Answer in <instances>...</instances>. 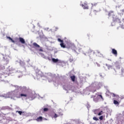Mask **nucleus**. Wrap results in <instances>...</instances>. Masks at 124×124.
Here are the masks:
<instances>
[{
	"label": "nucleus",
	"instance_id": "obj_1",
	"mask_svg": "<svg viewBox=\"0 0 124 124\" xmlns=\"http://www.w3.org/2000/svg\"><path fill=\"white\" fill-rule=\"evenodd\" d=\"M7 39H9V40H11L13 43H15V42H17L18 40H19V42L20 43L22 44H25L26 43V41H25V39L22 37H19L18 39V38H16L15 41L14 40L12 39V38L10 37L7 36Z\"/></svg>",
	"mask_w": 124,
	"mask_h": 124
},
{
	"label": "nucleus",
	"instance_id": "obj_2",
	"mask_svg": "<svg viewBox=\"0 0 124 124\" xmlns=\"http://www.w3.org/2000/svg\"><path fill=\"white\" fill-rule=\"evenodd\" d=\"M108 15L109 17H111V16H112L113 19V21H114V22H116L118 21V20H119V18H116V15H115V13L113 11H110V12H109Z\"/></svg>",
	"mask_w": 124,
	"mask_h": 124
},
{
	"label": "nucleus",
	"instance_id": "obj_3",
	"mask_svg": "<svg viewBox=\"0 0 124 124\" xmlns=\"http://www.w3.org/2000/svg\"><path fill=\"white\" fill-rule=\"evenodd\" d=\"M92 97L93 98L94 101H98V100L100 99V98L102 99V100H104L103 97L101 95L99 94L97 95L96 98L95 96H93Z\"/></svg>",
	"mask_w": 124,
	"mask_h": 124
},
{
	"label": "nucleus",
	"instance_id": "obj_4",
	"mask_svg": "<svg viewBox=\"0 0 124 124\" xmlns=\"http://www.w3.org/2000/svg\"><path fill=\"white\" fill-rule=\"evenodd\" d=\"M14 97H16V98H20L21 97V93L19 92H15L14 93V97L12 96V98H14Z\"/></svg>",
	"mask_w": 124,
	"mask_h": 124
},
{
	"label": "nucleus",
	"instance_id": "obj_5",
	"mask_svg": "<svg viewBox=\"0 0 124 124\" xmlns=\"http://www.w3.org/2000/svg\"><path fill=\"white\" fill-rule=\"evenodd\" d=\"M37 77H43V73L40 70H37L36 72Z\"/></svg>",
	"mask_w": 124,
	"mask_h": 124
},
{
	"label": "nucleus",
	"instance_id": "obj_6",
	"mask_svg": "<svg viewBox=\"0 0 124 124\" xmlns=\"http://www.w3.org/2000/svg\"><path fill=\"white\" fill-rule=\"evenodd\" d=\"M58 41L61 43L60 44V46L62 47V48H65V45H64V43H63V40L58 38Z\"/></svg>",
	"mask_w": 124,
	"mask_h": 124
},
{
	"label": "nucleus",
	"instance_id": "obj_7",
	"mask_svg": "<svg viewBox=\"0 0 124 124\" xmlns=\"http://www.w3.org/2000/svg\"><path fill=\"white\" fill-rule=\"evenodd\" d=\"M111 53L112 54L114 55L115 57H117V56H118V52L117 51V50L115 49L114 48L111 49Z\"/></svg>",
	"mask_w": 124,
	"mask_h": 124
},
{
	"label": "nucleus",
	"instance_id": "obj_8",
	"mask_svg": "<svg viewBox=\"0 0 124 124\" xmlns=\"http://www.w3.org/2000/svg\"><path fill=\"white\" fill-rule=\"evenodd\" d=\"M36 121H37V122H42V121H43V117H42V116L37 117L36 119Z\"/></svg>",
	"mask_w": 124,
	"mask_h": 124
},
{
	"label": "nucleus",
	"instance_id": "obj_9",
	"mask_svg": "<svg viewBox=\"0 0 124 124\" xmlns=\"http://www.w3.org/2000/svg\"><path fill=\"white\" fill-rule=\"evenodd\" d=\"M124 9H123L120 10L119 12H118V14L120 16H123V15H124Z\"/></svg>",
	"mask_w": 124,
	"mask_h": 124
},
{
	"label": "nucleus",
	"instance_id": "obj_10",
	"mask_svg": "<svg viewBox=\"0 0 124 124\" xmlns=\"http://www.w3.org/2000/svg\"><path fill=\"white\" fill-rule=\"evenodd\" d=\"M33 46L34 47V48H40V46L37 44L36 43H33Z\"/></svg>",
	"mask_w": 124,
	"mask_h": 124
},
{
	"label": "nucleus",
	"instance_id": "obj_11",
	"mask_svg": "<svg viewBox=\"0 0 124 124\" xmlns=\"http://www.w3.org/2000/svg\"><path fill=\"white\" fill-rule=\"evenodd\" d=\"M82 7H83L84 9H88L89 6H88V4H87V3H85L82 4Z\"/></svg>",
	"mask_w": 124,
	"mask_h": 124
},
{
	"label": "nucleus",
	"instance_id": "obj_12",
	"mask_svg": "<svg viewBox=\"0 0 124 124\" xmlns=\"http://www.w3.org/2000/svg\"><path fill=\"white\" fill-rule=\"evenodd\" d=\"M106 66H107L108 69H113V66L111 65H108V64H106Z\"/></svg>",
	"mask_w": 124,
	"mask_h": 124
},
{
	"label": "nucleus",
	"instance_id": "obj_13",
	"mask_svg": "<svg viewBox=\"0 0 124 124\" xmlns=\"http://www.w3.org/2000/svg\"><path fill=\"white\" fill-rule=\"evenodd\" d=\"M52 61L53 62H55V63L59 62V59H58L52 58Z\"/></svg>",
	"mask_w": 124,
	"mask_h": 124
},
{
	"label": "nucleus",
	"instance_id": "obj_14",
	"mask_svg": "<svg viewBox=\"0 0 124 124\" xmlns=\"http://www.w3.org/2000/svg\"><path fill=\"white\" fill-rule=\"evenodd\" d=\"M70 78L73 82H75V76H71Z\"/></svg>",
	"mask_w": 124,
	"mask_h": 124
},
{
	"label": "nucleus",
	"instance_id": "obj_15",
	"mask_svg": "<svg viewBox=\"0 0 124 124\" xmlns=\"http://www.w3.org/2000/svg\"><path fill=\"white\" fill-rule=\"evenodd\" d=\"M94 113L95 115H98V113H99V109L95 110Z\"/></svg>",
	"mask_w": 124,
	"mask_h": 124
},
{
	"label": "nucleus",
	"instance_id": "obj_16",
	"mask_svg": "<svg viewBox=\"0 0 124 124\" xmlns=\"http://www.w3.org/2000/svg\"><path fill=\"white\" fill-rule=\"evenodd\" d=\"M22 96H24V97H27V96H28V95L27 94L21 93L20 97H22Z\"/></svg>",
	"mask_w": 124,
	"mask_h": 124
},
{
	"label": "nucleus",
	"instance_id": "obj_17",
	"mask_svg": "<svg viewBox=\"0 0 124 124\" xmlns=\"http://www.w3.org/2000/svg\"><path fill=\"white\" fill-rule=\"evenodd\" d=\"M99 11H100V9H99L98 10H94L93 12L95 14H96V13H97V12H99Z\"/></svg>",
	"mask_w": 124,
	"mask_h": 124
},
{
	"label": "nucleus",
	"instance_id": "obj_18",
	"mask_svg": "<svg viewBox=\"0 0 124 124\" xmlns=\"http://www.w3.org/2000/svg\"><path fill=\"white\" fill-rule=\"evenodd\" d=\"M113 103L114 104H115V105H119V102H118V101L114 100L113 101Z\"/></svg>",
	"mask_w": 124,
	"mask_h": 124
},
{
	"label": "nucleus",
	"instance_id": "obj_19",
	"mask_svg": "<svg viewBox=\"0 0 124 124\" xmlns=\"http://www.w3.org/2000/svg\"><path fill=\"white\" fill-rule=\"evenodd\" d=\"M103 114V111H102V110L100 111V109H99V112L98 113V116H101V115H102Z\"/></svg>",
	"mask_w": 124,
	"mask_h": 124
},
{
	"label": "nucleus",
	"instance_id": "obj_20",
	"mask_svg": "<svg viewBox=\"0 0 124 124\" xmlns=\"http://www.w3.org/2000/svg\"><path fill=\"white\" fill-rule=\"evenodd\" d=\"M96 5H97V4H94V5H93L92 6V9L95 8V7H96Z\"/></svg>",
	"mask_w": 124,
	"mask_h": 124
},
{
	"label": "nucleus",
	"instance_id": "obj_21",
	"mask_svg": "<svg viewBox=\"0 0 124 124\" xmlns=\"http://www.w3.org/2000/svg\"><path fill=\"white\" fill-rule=\"evenodd\" d=\"M59 117V115L58 114L54 113V115L52 116V118H54V119H56V118H58Z\"/></svg>",
	"mask_w": 124,
	"mask_h": 124
},
{
	"label": "nucleus",
	"instance_id": "obj_22",
	"mask_svg": "<svg viewBox=\"0 0 124 124\" xmlns=\"http://www.w3.org/2000/svg\"><path fill=\"white\" fill-rule=\"evenodd\" d=\"M91 53H94V52L92 50L90 49L88 51V54H89V55H91Z\"/></svg>",
	"mask_w": 124,
	"mask_h": 124
},
{
	"label": "nucleus",
	"instance_id": "obj_23",
	"mask_svg": "<svg viewBox=\"0 0 124 124\" xmlns=\"http://www.w3.org/2000/svg\"><path fill=\"white\" fill-rule=\"evenodd\" d=\"M48 110H49V109H48V108H44V112H47L48 111Z\"/></svg>",
	"mask_w": 124,
	"mask_h": 124
},
{
	"label": "nucleus",
	"instance_id": "obj_24",
	"mask_svg": "<svg viewBox=\"0 0 124 124\" xmlns=\"http://www.w3.org/2000/svg\"><path fill=\"white\" fill-rule=\"evenodd\" d=\"M16 112L18 113L19 115H22V114L23 113V112H22L21 111H16Z\"/></svg>",
	"mask_w": 124,
	"mask_h": 124
},
{
	"label": "nucleus",
	"instance_id": "obj_25",
	"mask_svg": "<svg viewBox=\"0 0 124 124\" xmlns=\"http://www.w3.org/2000/svg\"><path fill=\"white\" fill-rule=\"evenodd\" d=\"M93 120H94V121H98V118L95 117H93Z\"/></svg>",
	"mask_w": 124,
	"mask_h": 124
},
{
	"label": "nucleus",
	"instance_id": "obj_26",
	"mask_svg": "<svg viewBox=\"0 0 124 124\" xmlns=\"http://www.w3.org/2000/svg\"><path fill=\"white\" fill-rule=\"evenodd\" d=\"M99 120H100V121H102V120H103V116H101L99 117Z\"/></svg>",
	"mask_w": 124,
	"mask_h": 124
},
{
	"label": "nucleus",
	"instance_id": "obj_27",
	"mask_svg": "<svg viewBox=\"0 0 124 124\" xmlns=\"http://www.w3.org/2000/svg\"><path fill=\"white\" fill-rule=\"evenodd\" d=\"M39 51L40 52H43V49H42V48H40V49H39Z\"/></svg>",
	"mask_w": 124,
	"mask_h": 124
},
{
	"label": "nucleus",
	"instance_id": "obj_28",
	"mask_svg": "<svg viewBox=\"0 0 124 124\" xmlns=\"http://www.w3.org/2000/svg\"><path fill=\"white\" fill-rule=\"evenodd\" d=\"M117 69H120V66H117Z\"/></svg>",
	"mask_w": 124,
	"mask_h": 124
},
{
	"label": "nucleus",
	"instance_id": "obj_29",
	"mask_svg": "<svg viewBox=\"0 0 124 124\" xmlns=\"http://www.w3.org/2000/svg\"><path fill=\"white\" fill-rule=\"evenodd\" d=\"M96 92V89H95V90L93 91V93H94V92Z\"/></svg>",
	"mask_w": 124,
	"mask_h": 124
},
{
	"label": "nucleus",
	"instance_id": "obj_30",
	"mask_svg": "<svg viewBox=\"0 0 124 124\" xmlns=\"http://www.w3.org/2000/svg\"><path fill=\"white\" fill-rule=\"evenodd\" d=\"M113 95L114 97L116 96V94H115L114 93H113Z\"/></svg>",
	"mask_w": 124,
	"mask_h": 124
},
{
	"label": "nucleus",
	"instance_id": "obj_31",
	"mask_svg": "<svg viewBox=\"0 0 124 124\" xmlns=\"http://www.w3.org/2000/svg\"><path fill=\"white\" fill-rule=\"evenodd\" d=\"M97 64V65H98V66H100V64Z\"/></svg>",
	"mask_w": 124,
	"mask_h": 124
},
{
	"label": "nucleus",
	"instance_id": "obj_32",
	"mask_svg": "<svg viewBox=\"0 0 124 124\" xmlns=\"http://www.w3.org/2000/svg\"><path fill=\"white\" fill-rule=\"evenodd\" d=\"M23 88H24V89H27V87H23Z\"/></svg>",
	"mask_w": 124,
	"mask_h": 124
}]
</instances>
